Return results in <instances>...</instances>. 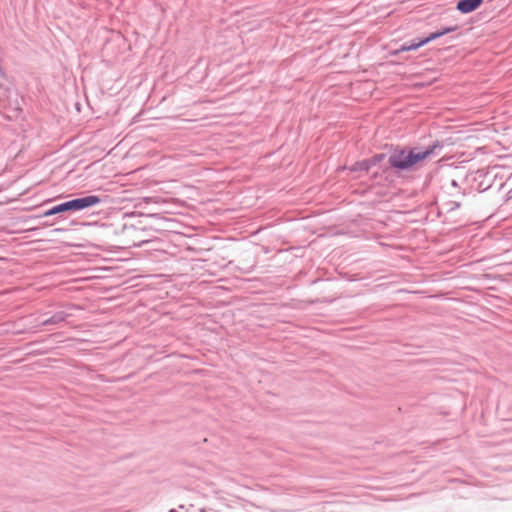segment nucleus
I'll return each instance as SVG.
<instances>
[{
	"instance_id": "obj_1",
	"label": "nucleus",
	"mask_w": 512,
	"mask_h": 512,
	"mask_svg": "<svg viewBox=\"0 0 512 512\" xmlns=\"http://www.w3.org/2000/svg\"><path fill=\"white\" fill-rule=\"evenodd\" d=\"M431 152V150H401L391 155L389 162L395 168L407 169L427 158Z\"/></svg>"
},
{
	"instance_id": "obj_2",
	"label": "nucleus",
	"mask_w": 512,
	"mask_h": 512,
	"mask_svg": "<svg viewBox=\"0 0 512 512\" xmlns=\"http://www.w3.org/2000/svg\"><path fill=\"white\" fill-rule=\"evenodd\" d=\"M100 203V198L95 195L86 196L83 198L73 199L71 201L59 204L47 212L45 216H51L68 210H82Z\"/></svg>"
},
{
	"instance_id": "obj_3",
	"label": "nucleus",
	"mask_w": 512,
	"mask_h": 512,
	"mask_svg": "<svg viewBox=\"0 0 512 512\" xmlns=\"http://www.w3.org/2000/svg\"><path fill=\"white\" fill-rule=\"evenodd\" d=\"M456 30V27H447V28H444L443 30L441 31H437V32H434V33H431L428 37H426L425 39L421 40L420 42L418 43H415V44H411L409 45V50H416L420 47H422L423 45L429 43L430 41L432 40H435L445 34H448L450 32H453Z\"/></svg>"
},
{
	"instance_id": "obj_4",
	"label": "nucleus",
	"mask_w": 512,
	"mask_h": 512,
	"mask_svg": "<svg viewBox=\"0 0 512 512\" xmlns=\"http://www.w3.org/2000/svg\"><path fill=\"white\" fill-rule=\"evenodd\" d=\"M483 0H460L457 3V9L462 13H470L476 10Z\"/></svg>"
},
{
	"instance_id": "obj_5",
	"label": "nucleus",
	"mask_w": 512,
	"mask_h": 512,
	"mask_svg": "<svg viewBox=\"0 0 512 512\" xmlns=\"http://www.w3.org/2000/svg\"><path fill=\"white\" fill-rule=\"evenodd\" d=\"M405 51H410L409 50V45H403L401 46L399 49L395 50L394 52H392L391 54L392 55H397L398 53L400 52H405Z\"/></svg>"
},
{
	"instance_id": "obj_6",
	"label": "nucleus",
	"mask_w": 512,
	"mask_h": 512,
	"mask_svg": "<svg viewBox=\"0 0 512 512\" xmlns=\"http://www.w3.org/2000/svg\"><path fill=\"white\" fill-rule=\"evenodd\" d=\"M61 320H63L62 317H53L50 320L45 321L44 323L45 324H47V323H56V322L61 321Z\"/></svg>"
},
{
	"instance_id": "obj_7",
	"label": "nucleus",
	"mask_w": 512,
	"mask_h": 512,
	"mask_svg": "<svg viewBox=\"0 0 512 512\" xmlns=\"http://www.w3.org/2000/svg\"><path fill=\"white\" fill-rule=\"evenodd\" d=\"M358 167H359V169H364L366 171L369 169V165H368L367 161H364V162L358 164Z\"/></svg>"
}]
</instances>
